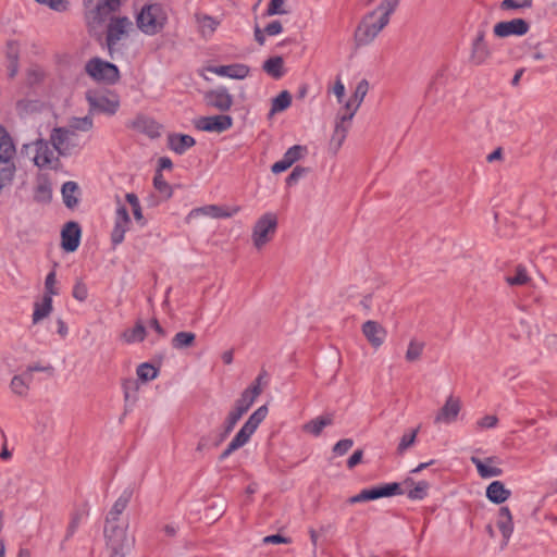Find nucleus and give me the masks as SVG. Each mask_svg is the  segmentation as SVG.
Masks as SVG:
<instances>
[{
  "instance_id": "20e7f679",
  "label": "nucleus",
  "mask_w": 557,
  "mask_h": 557,
  "mask_svg": "<svg viewBox=\"0 0 557 557\" xmlns=\"http://www.w3.org/2000/svg\"><path fill=\"white\" fill-rule=\"evenodd\" d=\"M268 412L269 410L265 405L255 410L252 414L248 418V420L245 422V424L233 437V440L230 442L227 447L223 450V453L220 456V459L225 460L234 451L244 447L250 441L252 434L257 431L260 423L267 418Z\"/></svg>"
},
{
  "instance_id": "f03ea898",
  "label": "nucleus",
  "mask_w": 557,
  "mask_h": 557,
  "mask_svg": "<svg viewBox=\"0 0 557 557\" xmlns=\"http://www.w3.org/2000/svg\"><path fill=\"white\" fill-rule=\"evenodd\" d=\"M168 12L161 3H147L136 15L138 29L148 36L161 33L168 24Z\"/></svg>"
},
{
  "instance_id": "a19ab883",
  "label": "nucleus",
  "mask_w": 557,
  "mask_h": 557,
  "mask_svg": "<svg viewBox=\"0 0 557 557\" xmlns=\"http://www.w3.org/2000/svg\"><path fill=\"white\" fill-rule=\"evenodd\" d=\"M132 496H133L132 488H125L121 493L119 498L114 502V504H113V506L111 508L110 513L113 517H116V516L121 515L126 509L127 505L129 504V502L132 499Z\"/></svg>"
},
{
  "instance_id": "79ce46f5",
  "label": "nucleus",
  "mask_w": 557,
  "mask_h": 557,
  "mask_svg": "<svg viewBox=\"0 0 557 557\" xmlns=\"http://www.w3.org/2000/svg\"><path fill=\"white\" fill-rule=\"evenodd\" d=\"M125 199L131 207L135 221L140 225H146V220L143 214V210L139 203V199L135 194H126Z\"/></svg>"
},
{
  "instance_id": "f257e3e1",
  "label": "nucleus",
  "mask_w": 557,
  "mask_h": 557,
  "mask_svg": "<svg viewBox=\"0 0 557 557\" xmlns=\"http://www.w3.org/2000/svg\"><path fill=\"white\" fill-rule=\"evenodd\" d=\"M369 82L367 79H361L350 98L345 102L343 109L338 113L337 122L334 131V135L332 140L337 141V146L339 147L343 141L346 138L347 132H348V124L357 113L358 109L360 108L361 103L364 100V97L367 96L369 91Z\"/></svg>"
},
{
  "instance_id": "6e6d98bb",
  "label": "nucleus",
  "mask_w": 557,
  "mask_h": 557,
  "mask_svg": "<svg viewBox=\"0 0 557 557\" xmlns=\"http://www.w3.org/2000/svg\"><path fill=\"white\" fill-rule=\"evenodd\" d=\"M354 446V441L351 438H344L338 441L334 447L333 453L336 456H343Z\"/></svg>"
},
{
  "instance_id": "aec40b11",
  "label": "nucleus",
  "mask_w": 557,
  "mask_h": 557,
  "mask_svg": "<svg viewBox=\"0 0 557 557\" xmlns=\"http://www.w3.org/2000/svg\"><path fill=\"white\" fill-rule=\"evenodd\" d=\"M207 71L220 77H227L232 79H244L249 75V66L243 63H234L228 65H211Z\"/></svg>"
},
{
  "instance_id": "e2e57ef3",
  "label": "nucleus",
  "mask_w": 557,
  "mask_h": 557,
  "mask_svg": "<svg viewBox=\"0 0 557 557\" xmlns=\"http://www.w3.org/2000/svg\"><path fill=\"white\" fill-rule=\"evenodd\" d=\"M306 173H307L306 168H301V166L294 168L292 173L286 178L287 185L296 184Z\"/></svg>"
},
{
  "instance_id": "e433bc0d",
  "label": "nucleus",
  "mask_w": 557,
  "mask_h": 557,
  "mask_svg": "<svg viewBox=\"0 0 557 557\" xmlns=\"http://www.w3.org/2000/svg\"><path fill=\"white\" fill-rule=\"evenodd\" d=\"M147 338L146 325L137 322L134 327L123 333V339L128 344L139 343Z\"/></svg>"
},
{
  "instance_id": "a18cd8bd",
  "label": "nucleus",
  "mask_w": 557,
  "mask_h": 557,
  "mask_svg": "<svg viewBox=\"0 0 557 557\" xmlns=\"http://www.w3.org/2000/svg\"><path fill=\"white\" fill-rule=\"evenodd\" d=\"M419 432V429H414L411 431H408L403 434L400 437V441L397 446V453L403 455L407 449H409L414 443L417 438V434Z\"/></svg>"
},
{
  "instance_id": "4be33fe9",
  "label": "nucleus",
  "mask_w": 557,
  "mask_h": 557,
  "mask_svg": "<svg viewBox=\"0 0 557 557\" xmlns=\"http://www.w3.org/2000/svg\"><path fill=\"white\" fill-rule=\"evenodd\" d=\"M207 103L220 111H227L233 106V97L225 87H218L205 96Z\"/></svg>"
},
{
  "instance_id": "a878e982",
  "label": "nucleus",
  "mask_w": 557,
  "mask_h": 557,
  "mask_svg": "<svg viewBox=\"0 0 557 557\" xmlns=\"http://www.w3.org/2000/svg\"><path fill=\"white\" fill-rule=\"evenodd\" d=\"M485 494L490 502L499 505L505 503L510 497L511 492L510 490L506 488L502 481H493L486 487Z\"/></svg>"
},
{
  "instance_id": "774afa93",
  "label": "nucleus",
  "mask_w": 557,
  "mask_h": 557,
  "mask_svg": "<svg viewBox=\"0 0 557 557\" xmlns=\"http://www.w3.org/2000/svg\"><path fill=\"white\" fill-rule=\"evenodd\" d=\"M283 30L282 24L278 21H273L264 27V32L268 36H276Z\"/></svg>"
},
{
  "instance_id": "f3484780",
  "label": "nucleus",
  "mask_w": 557,
  "mask_h": 557,
  "mask_svg": "<svg viewBox=\"0 0 557 557\" xmlns=\"http://www.w3.org/2000/svg\"><path fill=\"white\" fill-rule=\"evenodd\" d=\"M261 381L262 375H259L255 382L242 393L240 397L235 401L233 408H236L238 411L245 414L262 392Z\"/></svg>"
},
{
  "instance_id": "69168bd1",
  "label": "nucleus",
  "mask_w": 557,
  "mask_h": 557,
  "mask_svg": "<svg viewBox=\"0 0 557 557\" xmlns=\"http://www.w3.org/2000/svg\"><path fill=\"white\" fill-rule=\"evenodd\" d=\"M7 70L10 78H14L16 76L18 72V61L15 54L9 55V63Z\"/></svg>"
},
{
  "instance_id": "9b49d317",
  "label": "nucleus",
  "mask_w": 557,
  "mask_h": 557,
  "mask_svg": "<svg viewBox=\"0 0 557 557\" xmlns=\"http://www.w3.org/2000/svg\"><path fill=\"white\" fill-rule=\"evenodd\" d=\"M133 28V23L127 16H114L107 25V46L112 47L125 39Z\"/></svg>"
},
{
  "instance_id": "393cba45",
  "label": "nucleus",
  "mask_w": 557,
  "mask_h": 557,
  "mask_svg": "<svg viewBox=\"0 0 557 557\" xmlns=\"http://www.w3.org/2000/svg\"><path fill=\"white\" fill-rule=\"evenodd\" d=\"M496 524L502 532L504 545H507L513 532L512 516L508 507L499 508Z\"/></svg>"
},
{
  "instance_id": "864d4df0",
  "label": "nucleus",
  "mask_w": 557,
  "mask_h": 557,
  "mask_svg": "<svg viewBox=\"0 0 557 557\" xmlns=\"http://www.w3.org/2000/svg\"><path fill=\"white\" fill-rule=\"evenodd\" d=\"M532 5V0H503L500 8L504 10L525 9Z\"/></svg>"
},
{
  "instance_id": "58836bf2",
  "label": "nucleus",
  "mask_w": 557,
  "mask_h": 557,
  "mask_svg": "<svg viewBox=\"0 0 557 557\" xmlns=\"http://www.w3.org/2000/svg\"><path fill=\"white\" fill-rule=\"evenodd\" d=\"M147 338L156 344L166 336V331L160 325L157 319H151L146 325Z\"/></svg>"
},
{
  "instance_id": "cd10ccee",
  "label": "nucleus",
  "mask_w": 557,
  "mask_h": 557,
  "mask_svg": "<svg viewBox=\"0 0 557 557\" xmlns=\"http://www.w3.org/2000/svg\"><path fill=\"white\" fill-rule=\"evenodd\" d=\"M30 382L32 379L29 377V373L23 372L22 374H16L11 379L9 388L15 396L25 398L28 395Z\"/></svg>"
},
{
  "instance_id": "b1692460",
  "label": "nucleus",
  "mask_w": 557,
  "mask_h": 557,
  "mask_svg": "<svg viewBox=\"0 0 557 557\" xmlns=\"http://www.w3.org/2000/svg\"><path fill=\"white\" fill-rule=\"evenodd\" d=\"M131 127L150 138L160 136V125L151 117L146 115H138L131 122Z\"/></svg>"
},
{
  "instance_id": "09e8293b",
  "label": "nucleus",
  "mask_w": 557,
  "mask_h": 557,
  "mask_svg": "<svg viewBox=\"0 0 557 557\" xmlns=\"http://www.w3.org/2000/svg\"><path fill=\"white\" fill-rule=\"evenodd\" d=\"M430 484L426 481L417 482L408 492V497L413 500H420L426 497Z\"/></svg>"
},
{
  "instance_id": "423d86ee",
  "label": "nucleus",
  "mask_w": 557,
  "mask_h": 557,
  "mask_svg": "<svg viewBox=\"0 0 557 557\" xmlns=\"http://www.w3.org/2000/svg\"><path fill=\"white\" fill-rule=\"evenodd\" d=\"M84 8L88 32L101 42L104 36V0H85Z\"/></svg>"
},
{
  "instance_id": "ddd939ff",
  "label": "nucleus",
  "mask_w": 557,
  "mask_h": 557,
  "mask_svg": "<svg viewBox=\"0 0 557 557\" xmlns=\"http://www.w3.org/2000/svg\"><path fill=\"white\" fill-rule=\"evenodd\" d=\"M461 410V400L459 397L449 395L443 407L438 410L434 418L436 424H450L455 422Z\"/></svg>"
},
{
  "instance_id": "0e129e2a",
  "label": "nucleus",
  "mask_w": 557,
  "mask_h": 557,
  "mask_svg": "<svg viewBox=\"0 0 557 557\" xmlns=\"http://www.w3.org/2000/svg\"><path fill=\"white\" fill-rule=\"evenodd\" d=\"M119 78L120 72L117 67L114 64L107 62V84H114Z\"/></svg>"
},
{
  "instance_id": "bf43d9fd",
  "label": "nucleus",
  "mask_w": 557,
  "mask_h": 557,
  "mask_svg": "<svg viewBox=\"0 0 557 557\" xmlns=\"http://www.w3.org/2000/svg\"><path fill=\"white\" fill-rule=\"evenodd\" d=\"M50 196H51V189H50L49 184L48 183L39 184L36 189V193H35L36 200L46 201V200L50 199Z\"/></svg>"
},
{
  "instance_id": "f8f14e48",
  "label": "nucleus",
  "mask_w": 557,
  "mask_h": 557,
  "mask_svg": "<svg viewBox=\"0 0 557 557\" xmlns=\"http://www.w3.org/2000/svg\"><path fill=\"white\" fill-rule=\"evenodd\" d=\"M492 57V50L485 40V33L480 30L471 41L469 60L475 66L483 65L488 62Z\"/></svg>"
},
{
  "instance_id": "f704fd0d",
  "label": "nucleus",
  "mask_w": 557,
  "mask_h": 557,
  "mask_svg": "<svg viewBox=\"0 0 557 557\" xmlns=\"http://www.w3.org/2000/svg\"><path fill=\"white\" fill-rule=\"evenodd\" d=\"M52 311V298L49 295H44L40 302L35 304L33 312V322L38 323L42 319L47 318Z\"/></svg>"
},
{
  "instance_id": "37998d69",
  "label": "nucleus",
  "mask_w": 557,
  "mask_h": 557,
  "mask_svg": "<svg viewBox=\"0 0 557 557\" xmlns=\"http://www.w3.org/2000/svg\"><path fill=\"white\" fill-rule=\"evenodd\" d=\"M69 129L77 132H87L92 127V121L89 115L84 117H72L66 126Z\"/></svg>"
},
{
  "instance_id": "2f4dec72",
  "label": "nucleus",
  "mask_w": 557,
  "mask_h": 557,
  "mask_svg": "<svg viewBox=\"0 0 557 557\" xmlns=\"http://www.w3.org/2000/svg\"><path fill=\"white\" fill-rule=\"evenodd\" d=\"M333 423L332 414H324L312 419L307 422L302 429L305 432L310 433L314 436H319L324 428L331 425Z\"/></svg>"
},
{
  "instance_id": "c9c22d12",
  "label": "nucleus",
  "mask_w": 557,
  "mask_h": 557,
  "mask_svg": "<svg viewBox=\"0 0 557 557\" xmlns=\"http://www.w3.org/2000/svg\"><path fill=\"white\" fill-rule=\"evenodd\" d=\"M263 70L273 78H281L284 75V61L281 57H273L263 63Z\"/></svg>"
},
{
  "instance_id": "c85d7f7f",
  "label": "nucleus",
  "mask_w": 557,
  "mask_h": 557,
  "mask_svg": "<svg viewBox=\"0 0 557 557\" xmlns=\"http://www.w3.org/2000/svg\"><path fill=\"white\" fill-rule=\"evenodd\" d=\"M195 17L200 35L206 39L212 37L218 26L220 25V21L210 15L200 13L196 14Z\"/></svg>"
},
{
  "instance_id": "bb28decb",
  "label": "nucleus",
  "mask_w": 557,
  "mask_h": 557,
  "mask_svg": "<svg viewBox=\"0 0 557 557\" xmlns=\"http://www.w3.org/2000/svg\"><path fill=\"white\" fill-rule=\"evenodd\" d=\"M195 143V139L189 135L171 134L168 137L169 148L177 154L185 153Z\"/></svg>"
},
{
  "instance_id": "7ed1b4c3",
  "label": "nucleus",
  "mask_w": 557,
  "mask_h": 557,
  "mask_svg": "<svg viewBox=\"0 0 557 557\" xmlns=\"http://www.w3.org/2000/svg\"><path fill=\"white\" fill-rule=\"evenodd\" d=\"M23 149L40 170H59L61 168L60 154L51 145L50 139H36L30 144L24 145Z\"/></svg>"
},
{
  "instance_id": "2eb2a0df",
  "label": "nucleus",
  "mask_w": 557,
  "mask_h": 557,
  "mask_svg": "<svg viewBox=\"0 0 557 557\" xmlns=\"http://www.w3.org/2000/svg\"><path fill=\"white\" fill-rule=\"evenodd\" d=\"M233 125V119L230 115H212L200 117L196 126L198 129L209 133H223Z\"/></svg>"
},
{
  "instance_id": "680f3d73",
  "label": "nucleus",
  "mask_w": 557,
  "mask_h": 557,
  "mask_svg": "<svg viewBox=\"0 0 557 557\" xmlns=\"http://www.w3.org/2000/svg\"><path fill=\"white\" fill-rule=\"evenodd\" d=\"M88 290L86 285L82 281H77L73 288V297L79 301H84L87 298Z\"/></svg>"
},
{
  "instance_id": "49530a36",
  "label": "nucleus",
  "mask_w": 557,
  "mask_h": 557,
  "mask_svg": "<svg viewBox=\"0 0 557 557\" xmlns=\"http://www.w3.org/2000/svg\"><path fill=\"white\" fill-rule=\"evenodd\" d=\"M136 372L138 377L144 382L154 380L158 376V369L148 362L139 364Z\"/></svg>"
},
{
  "instance_id": "6ab92c4d",
  "label": "nucleus",
  "mask_w": 557,
  "mask_h": 557,
  "mask_svg": "<svg viewBox=\"0 0 557 557\" xmlns=\"http://www.w3.org/2000/svg\"><path fill=\"white\" fill-rule=\"evenodd\" d=\"M131 219L128 211L124 206H119L115 213L114 227L111 233L113 245H119L124 240L125 233L129 230Z\"/></svg>"
},
{
  "instance_id": "4468645a",
  "label": "nucleus",
  "mask_w": 557,
  "mask_h": 557,
  "mask_svg": "<svg viewBox=\"0 0 557 557\" xmlns=\"http://www.w3.org/2000/svg\"><path fill=\"white\" fill-rule=\"evenodd\" d=\"M239 212V207H234L232 209H227L216 205H208L199 208L193 209L188 215L187 221L191 219H197L199 216H209L212 219H221V218H231Z\"/></svg>"
},
{
  "instance_id": "72a5a7b5",
  "label": "nucleus",
  "mask_w": 557,
  "mask_h": 557,
  "mask_svg": "<svg viewBox=\"0 0 557 557\" xmlns=\"http://www.w3.org/2000/svg\"><path fill=\"white\" fill-rule=\"evenodd\" d=\"M85 71L94 81L101 82L104 79V61L100 58H92L86 63Z\"/></svg>"
},
{
  "instance_id": "1a4fd4ad",
  "label": "nucleus",
  "mask_w": 557,
  "mask_h": 557,
  "mask_svg": "<svg viewBox=\"0 0 557 557\" xmlns=\"http://www.w3.org/2000/svg\"><path fill=\"white\" fill-rule=\"evenodd\" d=\"M403 491L399 483H386L383 485L374 486L371 488H364L359 494L351 496L347 499L350 505L357 503H364L369 500L379 499L382 497H391L395 495H401Z\"/></svg>"
},
{
  "instance_id": "5fc2aeb1",
  "label": "nucleus",
  "mask_w": 557,
  "mask_h": 557,
  "mask_svg": "<svg viewBox=\"0 0 557 557\" xmlns=\"http://www.w3.org/2000/svg\"><path fill=\"white\" fill-rule=\"evenodd\" d=\"M57 275L54 271L48 273L45 280V295H49L52 298L53 295L58 294V288L55 287Z\"/></svg>"
},
{
  "instance_id": "8fccbe9b",
  "label": "nucleus",
  "mask_w": 557,
  "mask_h": 557,
  "mask_svg": "<svg viewBox=\"0 0 557 557\" xmlns=\"http://www.w3.org/2000/svg\"><path fill=\"white\" fill-rule=\"evenodd\" d=\"M154 188L165 198H170L172 195L171 186L168 184L163 175L158 172L153 178Z\"/></svg>"
},
{
  "instance_id": "7c9ffc66",
  "label": "nucleus",
  "mask_w": 557,
  "mask_h": 557,
  "mask_svg": "<svg viewBox=\"0 0 557 557\" xmlns=\"http://www.w3.org/2000/svg\"><path fill=\"white\" fill-rule=\"evenodd\" d=\"M505 281L510 286H523L531 282V276L524 265L518 264L506 275Z\"/></svg>"
},
{
  "instance_id": "473e14b6",
  "label": "nucleus",
  "mask_w": 557,
  "mask_h": 557,
  "mask_svg": "<svg viewBox=\"0 0 557 557\" xmlns=\"http://www.w3.org/2000/svg\"><path fill=\"white\" fill-rule=\"evenodd\" d=\"M15 147L7 131L0 126V162L12 161Z\"/></svg>"
},
{
  "instance_id": "603ef678",
  "label": "nucleus",
  "mask_w": 557,
  "mask_h": 557,
  "mask_svg": "<svg viewBox=\"0 0 557 557\" xmlns=\"http://www.w3.org/2000/svg\"><path fill=\"white\" fill-rule=\"evenodd\" d=\"M86 99L89 103V113L95 112H102L103 111V103H102V97L97 96L94 91L88 90L86 94Z\"/></svg>"
},
{
  "instance_id": "3c124183",
  "label": "nucleus",
  "mask_w": 557,
  "mask_h": 557,
  "mask_svg": "<svg viewBox=\"0 0 557 557\" xmlns=\"http://www.w3.org/2000/svg\"><path fill=\"white\" fill-rule=\"evenodd\" d=\"M243 416L244 414L240 411H238L236 408H233L228 412V414H227V417H226V419L224 421V432H225V434H228V433H231L233 431V429L235 428V425L242 419Z\"/></svg>"
},
{
  "instance_id": "338daca9",
  "label": "nucleus",
  "mask_w": 557,
  "mask_h": 557,
  "mask_svg": "<svg viewBox=\"0 0 557 557\" xmlns=\"http://www.w3.org/2000/svg\"><path fill=\"white\" fill-rule=\"evenodd\" d=\"M46 4L58 12H64L67 10L69 1L67 0H47Z\"/></svg>"
},
{
  "instance_id": "a211bd4d",
  "label": "nucleus",
  "mask_w": 557,
  "mask_h": 557,
  "mask_svg": "<svg viewBox=\"0 0 557 557\" xmlns=\"http://www.w3.org/2000/svg\"><path fill=\"white\" fill-rule=\"evenodd\" d=\"M361 331L363 336L367 338V341L373 348L381 347L384 344L387 336V331L385 330V327H383L379 322L373 320L366 321L361 326Z\"/></svg>"
},
{
  "instance_id": "4d7b16f0",
  "label": "nucleus",
  "mask_w": 557,
  "mask_h": 557,
  "mask_svg": "<svg viewBox=\"0 0 557 557\" xmlns=\"http://www.w3.org/2000/svg\"><path fill=\"white\" fill-rule=\"evenodd\" d=\"M498 419L496 416L487 414L476 421V428L480 430L493 429L497 425Z\"/></svg>"
},
{
  "instance_id": "ea45409f",
  "label": "nucleus",
  "mask_w": 557,
  "mask_h": 557,
  "mask_svg": "<svg viewBox=\"0 0 557 557\" xmlns=\"http://www.w3.org/2000/svg\"><path fill=\"white\" fill-rule=\"evenodd\" d=\"M292 104V96L287 90L281 91L275 98L272 99L270 114H276L286 110Z\"/></svg>"
},
{
  "instance_id": "c756f323",
  "label": "nucleus",
  "mask_w": 557,
  "mask_h": 557,
  "mask_svg": "<svg viewBox=\"0 0 557 557\" xmlns=\"http://www.w3.org/2000/svg\"><path fill=\"white\" fill-rule=\"evenodd\" d=\"M62 199L69 209L75 208L79 202V187L77 183L69 181L62 185Z\"/></svg>"
},
{
  "instance_id": "de8ad7c7",
  "label": "nucleus",
  "mask_w": 557,
  "mask_h": 557,
  "mask_svg": "<svg viewBox=\"0 0 557 557\" xmlns=\"http://www.w3.org/2000/svg\"><path fill=\"white\" fill-rule=\"evenodd\" d=\"M424 344L418 341H410L408 344V348L406 351V360L409 362H413L420 359L423 352Z\"/></svg>"
},
{
  "instance_id": "6e6552de",
  "label": "nucleus",
  "mask_w": 557,
  "mask_h": 557,
  "mask_svg": "<svg viewBox=\"0 0 557 557\" xmlns=\"http://www.w3.org/2000/svg\"><path fill=\"white\" fill-rule=\"evenodd\" d=\"M403 491L399 483H386L383 485L374 486L371 488H364L359 494L351 496L347 499L350 505L357 503H364L369 500L379 499L382 497H391L395 495H401Z\"/></svg>"
},
{
  "instance_id": "39448f33",
  "label": "nucleus",
  "mask_w": 557,
  "mask_h": 557,
  "mask_svg": "<svg viewBox=\"0 0 557 557\" xmlns=\"http://www.w3.org/2000/svg\"><path fill=\"white\" fill-rule=\"evenodd\" d=\"M277 224L278 219L274 212H265L258 218L251 232L252 244L258 250L262 249L273 239Z\"/></svg>"
},
{
  "instance_id": "9d476101",
  "label": "nucleus",
  "mask_w": 557,
  "mask_h": 557,
  "mask_svg": "<svg viewBox=\"0 0 557 557\" xmlns=\"http://www.w3.org/2000/svg\"><path fill=\"white\" fill-rule=\"evenodd\" d=\"M112 549L111 557H125L133 546V539L127 535V523L122 522L114 527L109 537Z\"/></svg>"
},
{
  "instance_id": "0eeeda50",
  "label": "nucleus",
  "mask_w": 557,
  "mask_h": 557,
  "mask_svg": "<svg viewBox=\"0 0 557 557\" xmlns=\"http://www.w3.org/2000/svg\"><path fill=\"white\" fill-rule=\"evenodd\" d=\"M50 143L58 154L67 157L77 151L81 147V139L74 129L67 127H55L49 136Z\"/></svg>"
},
{
  "instance_id": "4c0bfd02",
  "label": "nucleus",
  "mask_w": 557,
  "mask_h": 557,
  "mask_svg": "<svg viewBox=\"0 0 557 557\" xmlns=\"http://www.w3.org/2000/svg\"><path fill=\"white\" fill-rule=\"evenodd\" d=\"M195 333L182 331L173 336L171 345L174 349H185L191 347L195 344Z\"/></svg>"
},
{
  "instance_id": "13d9d810",
  "label": "nucleus",
  "mask_w": 557,
  "mask_h": 557,
  "mask_svg": "<svg viewBox=\"0 0 557 557\" xmlns=\"http://www.w3.org/2000/svg\"><path fill=\"white\" fill-rule=\"evenodd\" d=\"M284 3H285V0H271L268 5L267 14L268 15H278V14L286 13V11L283 8Z\"/></svg>"
},
{
  "instance_id": "5701e85b",
  "label": "nucleus",
  "mask_w": 557,
  "mask_h": 557,
  "mask_svg": "<svg viewBox=\"0 0 557 557\" xmlns=\"http://www.w3.org/2000/svg\"><path fill=\"white\" fill-rule=\"evenodd\" d=\"M61 246L67 252L78 248L81 240V227L76 222H67L61 232Z\"/></svg>"
},
{
  "instance_id": "c03bdc74",
  "label": "nucleus",
  "mask_w": 557,
  "mask_h": 557,
  "mask_svg": "<svg viewBox=\"0 0 557 557\" xmlns=\"http://www.w3.org/2000/svg\"><path fill=\"white\" fill-rule=\"evenodd\" d=\"M307 153V148L305 146L295 145L287 149L284 153L283 159L286 163L290 164V166L300 160Z\"/></svg>"
},
{
  "instance_id": "412c9836",
  "label": "nucleus",
  "mask_w": 557,
  "mask_h": 557,
  "mask_svg": "<svg viewBox=\"0 0 557 557\" xmlns=\"http://www.w3.org/2000/svg\"><path fill=\"white\" fill-rule=\"evenodd\" d=\"M470 460L475 466L479 475L483 479L499 476L503 473L502 469L498 468L499 459L497 457L481 459L472 456Z\"/></svg>"
},
{
  "instance_id": "052dcab7",
  "label": "nucleus",
  "mask_w": 557,
  "mask_h": 557,
  "mask_svg": "<svg viewBox=\"0 0 557 557\" xmlns=\"http://www.w3.org/2000/svg\"><path fill=\"white\" fill-rule=\"evenodd\" d=\"M120 107L117 95L107 91V114H114Z\"/></svg>"
},
{
  "instance_id": "dca6fc26",
  "label": "nucleus",
  "mask_w": 557,
  "mask_h": 557,
  "mask_svg": "<svg viewBox=\"0 0 557 557\" xmlns=\"http://www.w3.org/2000/svg\"><path fill=\"white\" fill-rule=\"evenodd\" d=\"M529 30V24L522 18L499 22L495 24L493 32L496 37L505 38L508 36H522Z\"/></svg>"
}]
</instances>
